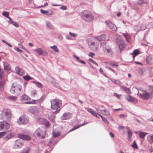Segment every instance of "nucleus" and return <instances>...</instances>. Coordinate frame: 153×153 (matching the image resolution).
I'll return each mask as SVG.
<instances>
[{"instance_id": "nucleus-1", "label": "nucleus", "mask_w": 153, "mask_h": 153, "mask_svg": "<svg viewBox=\"0 0 153 153\" xmlns=\"http://www.w3.org/2000/svg\"><path fill=\"white\" fill-rule=\"evenodd\" d=\"M44 98L43 97H42L40 98L37 100H33L31 101H28L30 100V97L25 94H24L20 97V100L21 101L24 102L25 104H35L38 103H41L44 100Z\"/></svg>"}, {"instance_id": "nucleus-2", "label": "nucleus", "mask_w": 153, "mask_h": 153, "mask_svg": "<svg viewBox=\"0 0 153 153\" xmlns=\"http://www.w3.org/2000/svg\"><path fill=\"white\" fill-rule=\"evenodd\" d=\"M51 108L52 110H56L54 112L55 113H57L60 111V107L62 105L61 100L57 99H53L51 100Z\"/></svg>"}, {"instance_id": "nucleus-3", "label": "nucleus", "mask_w": 153, "mask_h": 153, "mask_svg": "<svg viewBox=\"0 0 153 153\" xmlns=\"http://www.w3.org/2000/svg\"><path fill=\"white\" fill-rule=\"evenodd\" d=\"M82 18L85 21L89 22L93 20V17L90 11L84 10L82 12Z\"/></svg>"}, {"instance_id": "nucleus-4", "label": "nucleus", "mask_w": 153, "mask_h": 153, "mask_svg": "<svg viewBox=\"0 0 153 153\" xmlns=\"http://www.w3.org/2000/svg\"><path fill=\"white\" fill-rule=\"evenodd\" d=\"M22 88L21 86L13 83L10 91L12 94L18 95L21 93Z\"/></svg>"}, {"instance_id": "nucleus-5", "label": "nucleus", "mask_w": 153, "mask_h": 153, "mask_svg": "<svg viewBox=\"0 0 153 153\" xmlns=\"http://www.w3.org/2000/svg\"><path fill=\"white\" fill-rule=\"evenodd\" d=\"M33 135L35 137L37 136L43 139L46 136V132L44 128H38L34 132Z\"/></svg>"}, {"instance_id": "nucleus-6", "label": "nucleus", "mask_w": 153, "mask_h": 153, "mask_svg": "<svg viewBox=\"0 0 153 153\" xmlns=\"http://www.w3.org/2000/svg\"><path fill=\"white\" fill-rule=\"evenodd\" d=\"M101 45L103 46L104 51L105 53L107 52L109 56L113 54V51L111 48L109 46L106 45L105 42L101 43Z\"/></svg>"}, {"instance_id": "nucleus-7", "label": "nucleus", "mask_w": 153, "mask_h": 153, "mask_svg": "<svg viewBox=\"0 0 153 153\" xmlns=\"http://www.w3.org/2000/svg\"><path fill=\"white\" fill-rule=\"evenodd\" d=\"M29 122L28 118L26 117L22 116L20 117L17 121V123L19 124H25Z\"/></svg>"}, {"instance_id": "nucleus-8", "label": "nucleus", "mask_w": 153, "mask_h": 153, "mask_svg": "<svg viewBox=\"0 0 153 153\" xmlns=\"http://www.w3.org/2000/svg\"><path fill=\"white\" fill-rule=\"evenodd\" d=\"M10 127V124L6 122H0V131L7 130Z\"/></svg>"}, {"instance_id": "nucleus-9", "label": "nucleus", "mask_w": 153, "mask_h": 153, "mask_svg": "<svg viewBox=\"0 0 153 153\" xmlns=\"http://www.w3.org/2000/svg\"><path fill=\"white\" fill-rule=\"evenodd\" d=\"M23 145V142L21 139H18L15 141V143L14 145V147L15 149L20 148Z\"/></svg>"}, {"instance_id": "nucleus-10", "label": "nucleus", "mask_w": 153, "mask_h": 153, "mask_svg": "<svg viewBox=\"0 0 153 153\" xmlns=\"http://www.w3.org/2000/svg\"><path fill=\"white\" fill-rule=\"evenodd\" d=\"M37 53L40 55L45 56L48 55V53L41 48H38L34 50Z\"/></svg>"}, {"instance_id": "nucleus-11", "label": "nucleus", "mask_w": 153, "mask_h": 153, "mask_svg": "<svg viewBox=\"0 0 153 153\" xmlns=\"http://www.w3.org/2000/svg\"><path fill=\"white\" fill-rule=\"evenodd\" d=\"M140 97L143 100H149L150 96V94L147 92H145L142 94L140 93L138 94Z\"/></svg>"}, {"instance_id": "nucleus-12", "label": "nucleus", "mask_w": 153, "mask_h": 153, "mask_svg": "<svg viewBox=\"0 0 153 153\" xmlns=\"http://www.w3.org/2000/svg\"><path fill=\"white\" fill-rule=\"evenodd\" d=\"M3 113L5 115V118L7 120H9L10 119L11 116L10 110L9 109H7L5 110Z\"/></svg>"}, {"instance_id": "nucleus-13", "label": "nucleus", "mask_w": 153, "mask_h": 153, "mask_svg": "<svg viewBox=\"0 0 153 153\" xmlns=\"http://www.w3.org/2000/svg\"><path fill=\"white\" fill-rule=\"evenodd\" d=\"M105 23L107 26L109 27L111 29L114 31L117 30V27L115 25L110 21L105 22Z\"/></svg>"}, {"instance_id": "nucleus-14", "label": "nucleus", "mask_w": 153, "mask_h": 153, "mask_svg": "<svg viewBox=\"0 0 153 153\" xmlns=\"http://www.w3.org/2000/svg\"><path fill=\"white\" fill-rule=\"evenodd\" d=\"M72 116V114L70 113H64L62 116L61 117V119L62 120H68L70 119Z\"/></svg>"}, {"instance_id": "nucleus-15", "label": "nucleus", "mask_w": 153, "mask_h": 153, "mask_svg": "<svg viewBox=\"0 0 153 153\" xmlns=\"http://www.w3.org/2000/svg\"><path fill=\"white\" fill-rule=\"evenodd\" d=\"M126 99L128 102H131L133 103H136L137 102V100L136 99L129 95H128L126 96Z\"/></svg>"}, {"instance_id": "nucleus-16", "label": "nucleus", "mask_w": 153, "mask_h": 153, "mask_svg": "<svg viewBox=\"0 0 153 153\" xmlns=\"http://www.w3.org/2000/svg\"><path fill=\"white\" fill-rule=\"evenodd\" d=\"M15 135V132H11L8 133L6 136L4 138V139L5 140H7L13 137Z\"/></svg>"}, {"instance_id": "nucleus-17", "label": "nucleus", "mask_w": 153, "mask_h": 153, "mask_svg": "<svg viewBox=\"0 0 153 153\" xmlns=\"http://www.w3.org/2000/svg\"><path fill=\"white\" fill-rule=\"evenodd\" d=\"M16 73L22 76L25 74V72L24 70L18 67H16L15 68Z\"/></svg>"}, {"instance_id": "nucleus-18", "label": "nucleus", "mask_w": 153, "mask_h": 153, "mask_svg": "<svg viewBox=\"0 0 153 153\" xmlns=\"http://www.w3.org/2000/svg\"><path fill=\"white\" fill-rule=\"evenodd\" d=\"M18 137L20 139L26 140H29L30 139V137L29 136L23 134H19Z\"/></svg>"}, {"instance_id": "nucleus-19", "label": "nucleus", "mask_w": 153, "mask_h": 153, "mask_svg": "<svg viewBox=\"0 0 153 153\" xmlns=\"http://www.w3.org/2000/svg\"><path fill=\"white\" fill-rule=\"evenodd\" d=\"M95 38L100 41H105L106 40V36L105 34H102L100 36L96 37Z\"/></svg>"}, {"instance_id": "nucleus-20", "label": "nucleus", "mask_w": 153, "mask_h": 153, "mask_svg": "<svg viewBox=\"0 0 153 153\" xmlns=\"http://www.w3.org/2000/svg\"><path fill=\"white\" fill-rule=\"evenodd\" d=\"M4 69L6 71H8L10 70V65L7 62H3Z\"/></svg>"}, {"instance_id": "nucleus-21", "label": "nucleus", "mask_w": 153, "mask_h": 153, "mask_svg": "<svg viewBox=\"0 0 153 153\" xmlns=\"http://www.w3.org/2000/svg\"><path fill=\"white\" fill-rule=\"evenodd\" d=\"M46 27L50 29H54L53 25L51 24L49 21H47L46 22Z\"/></svg>"}, {"instance_id": "nucleus-22", "label": "nucleus", "mask_w": 153, "mask_h": 153, "mask_svg": "<svg viewBox=\"0 0 153 153\" xmlns=\"http://www.w3.org/2000/svg\"><path fill=\"white\" fill-rule=\"evenodd\" d=\"M32 82L35 84L36 86L38 88H42L43 87L42 85L39 82H36L34 81H32Z\"/></svg>"}, {"instance_id": "nucleus-23", "label": "nucleus", "mask_w": 153, "mask_h": 153, "mask_svg": "<svg viewBox=\"0 0 153 153\" xmlns=\"http://www.w3.org/2000/svg\"><path fill=\"white\" fill-rule=\"evenodd\" d=\"M88 123L84 122V123H83L82 124L79 125V126H78L77 127H74V128H72L71 130H70L68 132H70V131H74L75 130L78 128H79L80 127H81V126H84V125H85V124H87Z\"/></svg>"}, {"instance_id": "nucleus-24", "label": "nucleus", "mask_w": 153, "mask_h": 153, "mask_svg": "<svg viewBox=\"0 0 153 153\" xmlns=\"http://www.w3.org/2000/svg\"><path fill=\"white\" fill-rule=\"evenodd\" d=\"M120 87L127 93L129 94L130 93V90L129 88L123 86H121Z\"/></svg>"}, {"instance_id": "nucleus-25", "label": "nucleus", "mask_w": 153, "mask_h": 153, "mask_svg": "<svg viewBox=\"0 0 153 153\" xmlns=\"http://www.w3.org/2000/svg\"><path fill=\"white\" fill-rule=\"evenodd\" d=\"M88 111L96 117H97V115L98 114L96 113L93 109L91 108H89Z\"/></svg>"}, {"instance_id": "nucleus-26", "label": "nucleus", "mask_w": 153, "mask_h": 153, "mask_svg": "<svg viewBox=\"0 0 153 153\" xmlns=\"http://www.w3.org/2000/svg\"><path fill=\"white\" fill-rule=\"evenodd\" d=\"M46 119L43 118H39L37 120V121L39 123L44 125Z\"/></svg>"}, {"instance_id": "nucleus-27", "label": "nucleus", "mask_w": 153, "mask_h": 153, "mask_svg": "<svg viewBox=\"0 0 153 153\" xmlns=\"http://www.w3.org/2000/svg\"><path fill=\"white\" fill-rule=\"evenodd\" d=\"M126 44L124 42H122L120 43L119 45V47L120 49V50L124 48L125 47Z\"/></svg>"}, {"instance_id": "nucleus-28", "label": "nucleus", "mask_w": 153, "mask_h": 153, "mask_svg": "<svg viewBox=\"0 0 153 153\" xmlns=\"http://www.w3.org/2000/svg\"><path fill=\"white\" fill-rule=\"evenodd\" d=\"M139 54V51L137 49L134 50L132 53L133 58H134L135 57Z\"/></svg>"}, {"instance_id": "nucleus-29", "label": "nucleus", "mask_w": 153, "mask_h": 153, "mask_svg": "<svg viewBox=\"0 0 153 153\" xmlns=\"http://www.w3.org/2000/svg\"><path fill=\"white\" fill-rule=\"evenodd\" d=\"M127 133L128 135V139H130L132 135V133L131 131V130L129 129L128 128H127Z\"/></svg>"}, {"instance_id": "nucleus-30", "label": "nucleus", "mask_w": 153, "mask_h": 153, "mask_svg": "<svg viewBox=\"0 0 153 153\" xmlns=\"http://www.w3.org/2000/svg\"><path fill=\"white\" fill-rule=\"evenodd\" d=\"M147 140L150 143H152L153 142V134L148 136L147 137Z\"/></svg>"}, {"instance_id": "nucleus-31", "label": "nucleus", "mask_w": 153, "mask_h": 153, "mask_svg": "<svg viewBox=\"0 0 153 153\" xmlns=\"http://www.w3.org/2000/svg\"><path fill=\"white\" fill-rule=\"evenodd\" d=\"M102 113L104 115H107L109 114V111L106 109L101 110Z\"/></svg>"}, {"instance_id": "nucleus-32", "label": "nucleus", "mask_w": 153, "mask_h": 153, "mask_svg": "<svg viewBox=\"0 0 153 153\" xmlns=\"http://www.w3.org/2000/svg\"><path fill=\"white\" fill-rule=\"evenodd\" d=\"M8 99L11 101H15L17 99V97L14 96H10L8 97Z\"/></svg>"}, {"instance_id": "nucleus-33", "label": "nucleus", "mask_w": 153, "mask_h": 153, "mask_svg": "<svg viewBox=\"0 0 153 153\" xmlns=\"http://www.w3.org/2000/svg\"><path fill=\"white\" fill-rule=\"evenodd\" d=\"M51 48L53 49L54 51L56 52H59V50L57 47L56 45H54L50 47Z\"/></svg>"}, {"instance_id": "nucleus-34", "label": "nucleus", "mask_w": 153, "mask_h": 153, "mask_svg": "<svg viewBox=\"0 0 153 153\" xmlns=\"http://www.w3.org/2000/svg\"><path fill=\"white\" fill-rule=\"evenodd\" d=\"M147 133L143 132H141L139 134V136L142 139H144V137L145 136V135L147 134Z\"/></svg>"}, {"instance_id": "nucleus-35", "label": "nucleus", "mask_w": 153, "mask_h": 153, "mask_svg": "<svg viewBox=\"0 0 153 153\" xmlns=\"http://www.w3.org/2000/svg\"><path fill=\"white\" fill-rule=\"evenodd\" d=\"M23 78L26 81H28L30 79H32V78L28 75H26L23 76Z\"/></svg>"}, {"instance_id": "nucleus-36", "label": "nucleus", "mask_w": 153, "mask_h": 153, "mask_svg": "<svg viewBox=\"0 0 153 153\" xmlns=\"http://www.w3.org/2000/svg\"><path fill=\"white\" fill-rule=\"evenodd\" d=\"M37 91L35 90L31 91V96L34 97L37 94Z\"/></svg>"}, {"instance_id": "nucleus-37", "label": "nucleus", "mask_w": 153, "mask_h": 153, "mask_svg": "<svg viewBox=\"0 0 153 153\" xmlns=\"http://www.w3.org/2000/svg\"><path fill=\"white\" fill-rule=\"evenodd\" d=\"M48 118L52 122H53L54 121V116L52 114H51L49 116Z\"/></svg>"}, {"instance_id": "nucleus-38", "label": "nucleus", "mask_w": 153, "mask_h": 153, "mask_svg": "<svg viewBox=\"0 0 153 153\" xmlns=\"http://www.w3.org/2000/svg\"><path fill=\"white\" fill-rule=\"evenodd\" d=\"M109 65H112L113 66H114L115 67H117L118 65V63L114 62H109Z\"/></svg>"}, {"instance_id": "nucleus-39", "label": "nucleus", "mask_w": 153, "mask_h": 153, "mask_svg": "<svg viewBox=\"0 0 153 153\" xmlns=\"http://www.w3.org/2000/svg\"><path fill=\"white\" fill-rule=\"evenodd\" d=\"M111 81L117 85H120L121 83L119 80H115L114 79H111Z\"/></svg>"}, {"instance_id": "nucleus-40", "label": "nucleus", "mask_w": 153, "mask_h": 153, "mask_svg": "<svg viewBox=\"0 0 153 153\" xmlns=\"http://www.w3.org/2000/svg\"><path fill=\"white\" fill-rule=\"evenodd\" d=\"M2 15L4 16H5V17H7V18H8L9 17V13L8 12L4 11L2 13Z\"/></svg>"}, {"instance_id": "nucleus-41", "label": "nucleus", "mask_w": 153, "mask_h": 153, "mask_svg": "<svg viewBox=\"0 0 153 153\" xmlns=\"http://www.w3.org/2000/svg\"><path fill=\"white\" fill-rule=\"evenodd\" d=\"M30 151V149L29 148H26L25 149L21 152V153H29Z\"/></svg>"}, {"instance_id": "nucleus-42", "label": "nucleus", "mask_w": 153, "mask_h": 153, "mask_svg": "<svg viewBox=\"0 0 153 153\" xmlns=\"http://www.w3.org/2000/svg\"><path fill=\"white\" fill-rule=\"evenodd\" d=\"M98 115L100 116V117H101L102 119V120H103V121L105 123H106V124H108V123H109V122L108 121V120H107V119L105 118V117H102V116H101L100 115V114H98Z\"/></svg>"}, {"instance_id": "nucleus-43", "label": "nucleus", "mask_w": 153, "mask_h": 153, "mask_svg": "<svg viewBox=\"0 0 153 153\" xmlns=\"http://www.w3.org/2000/svg\"><path fill=\"white\" fill-rule=\"evenodd\" d=\"M60 134L59 132H53V137H56L59 136L60 135Z\"/></svg>"}, {"instance_id": "nucleus-44", "label": "nucleus", "mask_w": 153, "mask_h": 153, "mask_svg": "<svg viewBox=\"0 0 153 153\" xmlns=\"http://www.w3.org/2000/svg\"><path fill=\"white\" fill-rule=\"evenodd\" d=\"M50 125V122L48 121L47 120H45V122L44 124V125L45 126L47 127H49Z\"/></svg>"}, {"instance_id": "nucleus-45", "label": "nucleus", "mask_w": 153, "mask_h": 153, "mask_svg": "<svg viewBox=\"0 0 153 153\" xmlns=\"http://www.w3.org/2000/svg\"><path fill=\"white\" fill-rule=\"evenodd\" d=\"M12 24L16 27H19V24L16 22L13 21V22H12Z\"/></svg>"}, {"instance_id": "nucleus-46", "label": "nucleus", "mask_w": 153, "mask_h": 153, "mask_svg": "<svg viewBox=\"0 0 153 153\" xmlns=\"http://www.w3.org/2000/svg\"><path fill=\"white\" fill-rule=\"evenodd\" d=\"M4 76L3 71H1V68L0 67V78L2 79Z\"/></svg>"}, {"instance_id": "nucleus-47", "label": "nucleus", "mask_w": 153, "mask_h": 153, "mask_svg": "<svg viewBox=\"0 0 153 153\" xmlns=\"http://www.w3.org/2000/svg\"><path fill=\"white\" fill-rule=\"evenodd\" d=\"M123 36L125 37L126 41H128L129 38V35L124 33H122Z\"/></svg>"}, {"instance_id": "nucleus-48", "label": "nucleus", "mask_w": 153, "mask_h": 153, "mask_svg": "<svg viewBox=\"0 0 153 153\" xmlns=\"http://www.w3.org/2000/svg\"><path fill=\"white\" fill-rule=\"evenodd\" d=\"M132 147L134 148H137V146L136 143V142L134 141L133 143V144L132 145Z\"/></svg>"}, {"instance_id": "nucleus-49", "label": "nucleus", "mask_w": 153, "mask_h": 153, "mask_svg": "<svg viewBox=\"0 0 153 153\" xmlns=\"http://www.w3.org/2000/svg\"><path fill=\"white\" fill-rule=\"evenodd\" d=\"M149 91L152 93H153V86H149Z\"/></svg>"}, {"instance_id": "nucleus-50", "label": "nucleus", "mask_w": 153, "mask_h": 153, "mask_svg": "<svg viewBox=\"0 0 153 153\" xmlns=\"http://www.w3.org/2000/svg\"><path fill=\"white\" fill-rule=\"evenodd\" d=\"M40 12L41 13L43 14H46L47 13L48 11L45 10L43 9H41L40 10Z\"/></svg>"}, {"instance_id": "nucleus-51", "label": "nucleus", "mask_w": 153, "mask_h": 153, "mask_svg": "<svg viewBox=\"0 0 153 153\" xmlns=\"http://www.w3.org/2000/svg\"><path fill=\"white\" fill-rule=\"evenodd\" d=\"M6 133V132H0V138L4 136Z\"/></svg>"}, {"instance_id": "nucleus-52", "label": "nucleus", "mask_w": 153, "mask_h": 153, "mask_svg": "<svg viewBox=\"0 0 153 153\" xmlns=\"http://www.w3.org/2000/svg\"><path fill=\"white\" fill-rule=\"evenodd\" d=\"M47 13V15H52L53 14V11L51 10H50L49 11H48Z\"/></svg>"}, {"instance_id": "nucleus-53", "label": "nucleus", "mask_w": 153, "mask_h": 153, "mask_svg": "<svg viewBox=\"0 0 153 153\" xmlns=\"http://www.w3.org/2000/svg\"><path fill=\"white\" fill-rule=\"evenodd\" d=\"M69 35H71V36L74 37H75L76 36H77V35L76 34L72 33L71 32H70L69 33Z\"/></svg>"}, {"instance_id": "nucleus-54", "label": "nucleus", "mask_w": 153, "mask_h": 153, "mask_svg": "<svg viewBox=\"0 0 153 153\" xmlns=\"http://www.w3.org/2000/svg\"><path fill=\"white\" fill-rule=\"evenodd\" d=\"M9 20L8 21V22L10 24H12V22H13V21L12 20V19L10 18V17H9L8 18Z\"/></svg>"}, {"instance_id": "nucleus-55", "label": "nucleus", "mask_w": 153, "mask_h": 153, "mask_svg": "<svg viewBox=\"0 0 153 153\" xmlns=\"http://www.w3.org/2000/svg\"><path fill=\"white\" fill-rule=\"evenodd\" d=\"M60 9L63 10H66L67 9V7L66 6L63 5L60 7Z\"/></svg>"}, {"instance_id": "nucleus-56", "label": "nucleus", "mask_w": 153, "mask_h": 153, "mask_svg": "<svg viewBox=\"0 0 153 153\" xmlns=\"http://www.w3.org/2000/svg\"><path fill=\"white\" fill-rule=\"evenodd\" d=\"M95 55V54L92 52H90L89 53L88 56H89L91 57H93V56Z\"/></svg>"}, {"instance_id": "nucleus-57", "label": "nucleus", "mask_w": 153, "mask_h": 153, "mask_svg": "<svg viewBox=\"0 0 153 153\" xmlns=\"http://www.w3.org/2000/svg\"><path fill=\"white\" fill-rule=\"evenodd\" d=\"M114 96L117 97L118 98H120V95H118L117 93H114Z\"/></svg>"}, {"instance_id": "nucleus-58", "label": "nucleus", "mask_w": 153, "mask_h": 153, "mask_svg": "<svg viewBox=\"0 0 153 153\" xmlns=\"http://www.w3.org/2000/svg\"><path fill=\"white\" fill-rule=\"evenodd\" d=\"M18 45H19V47H20L21 48H22V49H24V50H26V49H25V47L23 46V45H22L21 44H20V43H19V44H18Z\"/></svg>"}, {"instance_id": "nucleus-59", "label": "nucleus", "mask_w": 153, "mask_h": 153, "mask_svg": "<svg viewBox=\"0 0 153 153\" xmlns=\"http://www.w3.org/2000/svg\"><path fill=\"white\" fill-rule=\"evenodd\" d=\"M52 141H53V139H51L50 140V141H49V142L48 144V145L50 146V145H51Z\"/></svg>"}, {"instance_id": "nucleus-60", "label": "nucleus", "mask_w": 153, "mask_h": 153, "mask_svg": "<svg viewBox=\"0 0 153 153\" xmlns=\"http://www.w3.org/2000/svg\"><path fill=\"white\" fill-rule=\"evenodd\" d=\"M152 59L151 57L150 56H149L147 57L146 61H149L150 60Z\"/></svg>"}, {"instance_id": "nucleus-61", "label": "nucleus", "mask_w": 153, "mask_h": 153, "mask_svg": "<svg viewBox=\"0 0 153 153\" xmlns=\"http://www.w3.org/2000/svg\"><path fill=\"white\" fill-rule=\"evenodd\" d=\"M78 62L83 64H86V62L82 60H79Z\"/></svg>"}, {"instance_id": "nucleus-62", "label": "nucleus", "mask_w": 153, "mask_h": 153, "mask_svg": "<svg viewBox=\"0 0 153 153\" xmlns=\"http://www.w3.org/2000/svg\"><path fill=\"white\" fill-rule=\"evenodd\" d=\"M78 61H79V57L78 56H76V55H74L73 56Z\"/></svg>"}, {"instance_id": "nucleus-63", "label": "nucleus", "mask_w": 153, "mask_h": 153, "mask_svg": "<svg viewBox=\"0 0 153 153\" xmlns=\"http://www.w3.org/2000/svg\"><path fill=\"white\" fill-rule=\"evenodd\" d=\"M16 50L19 53H22V51L21 49H20L19 48H17L16 49Z\"/></svg>"}, {"instance_id": "nucleus-64", "label": "nucleus", "mask_w": 153, "mask_h": 153, "mask_svg": "<svg viewBox=\"0 0 153 153\" xmlns=\"http://www.w3.org/2000/svg\"><path fill=\"white\" fill-rule=\"evenodd\" d=\"M96 110L97 111V112H101L102 113L101 110H102L100 109L99 108H96Z\"/></svg>"}]
</instances>
